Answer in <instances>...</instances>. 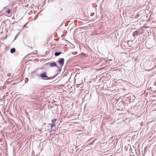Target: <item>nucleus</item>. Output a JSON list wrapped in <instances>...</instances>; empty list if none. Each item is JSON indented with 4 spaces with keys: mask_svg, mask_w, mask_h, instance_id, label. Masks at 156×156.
Here are the masks:
<instances>
[{
    "mask_svg": "<svg viewBox=\"0 0 156 156\" xmlns=\"http://www.w3.org/2000/svg\"><path fill=\"white\" fill-rule=\"evenodd\" d=\"M40 76L44 80H50L53 79L55 76H54L53 77H49L47 75V73L44 72L41 74Z\"/></svg>",
    "mask_w": 156,
    "mask_h": 156,
    "instance_id": "f257e3e1",
    "label": "nucleus"
},
{
    "mask_svg": "<svg viewBox=\"0 0 156 156\" xmlns=\"http://www.w3.org/2000/svg\"><path fill=\"white\" fill-rule=\"evenodd\" d=\"M142 33L140 30H137L135 31L133 33V36L134 37H136L138 35H140Z\"/></svg>",
    "mask_w": 156,
    "mask_h": 156,
    "instance_id": "f03ea898",
    "label": "nucleus"
},
{
    "mask_svg": "<svg viewBox=\"0 0 156 156\" xmlns=\"http://www.w3.org/2000/svg\"><path fill=\"white\" fill-rule=\"evenodd\" d=\"M64 59L62 58H59L58 61H57L59 64L60 67H62L63 66L64 64Z\"/></svg>",
    "mask_w": 156,
    "mask_h": 156,
    "instance_id": "7ed1b4c3",
    "label": "nucleus"
},
{
    "mask_svg": "<svg viewBox=\"0 0 156 156\" xmlns=\"http://www.w3.org/2000/svg\"><path fill=\"white\" fill-rule=\"evenodd\" d=\"M57 120L56 119H53L51 121V124H49V125H50L51 126V129H52L53 127L54 126H55V122Z\"/></svg>",
    "mask_w": 156,
    "mask_h": 156,
    "instance_id": "20e7f679",
    "label": "nucleus"
},
{
    "mask_svg": "<svg viewBox=\"0 0 156 156\" xmlns=\"http://www.w3.org/2000/svg\"><path fill=\"white\" fill-rule=\"evenodd\" d=\"M48 64H49L50 66L51 67H54L55 66L57 67L56 63H55L54 62H52L48 63Z\"/></svg>",
    "mask_w": 156,
    "mask_h": 156,
    "instance_id": "39448f33",
    "label": "nucleus"
},
{
    "mask_svg": "<svg viewBox=\"0 0 156 156\" xmlns=\"http://www.w3.org/2000/svg\"><path fill=\"white\" fill-rule=\"evenodd\" d=\"M61 53L62 52L61 51H56L55 53V55L56 56H57Z\"/></svg>",
    "mask_w": 156,
    "mask_h": 156,
    "instance_id": "423d86ee",
    "label": "nucleus"
},
{
    "mask_svg": "<svg viewBox=\"0 0 156 156\" xmlns=\"http://www.w3.org/2000/svg\"><path fill=\"white\" fill-rule=\"evenodd\" d=\"M16 51V49L14 48H11L10 51V52L11 53H14Z\"/></svg>",
    "mask_w": 156,
    "mask_h": 156,
    "instance_id": "0eeeda50",
    "label": "nucleus"
},
{
    "mask_svg": "<svg viewBox=\"0 0 156 156\" xmlns=\"http://www.w3.org/2000/svg\"><path fill=\"white\" fill-rule=\"evenodd\" d=\"M11 11L9 9H8L6 11L7 13L9 14L10 13Z\"/></svg>",
    "mask_w": 156,
    "mask_h": 156,
    "instance_id": "6e6552de",
    "label": "nucleus"
},
{
    "mask_svg": "<svg viewBox=\"0 0 156 156\" xmlns=\"http://www.w3.org/2000/svg\"><path fill=\"white\" fill-rule=\"evenodd\" d=\"M112 59H110L109 60V61L112 62Z\"/></svg>",
    "mask_w": 156,
    "mask_h": 156,
    "instance_id": "1a4fd4ad",
    "label": "nucleus"
},
{
    "mask_svg": "<svg viewBox=\"0 0 156 156\" xmlns=\"http://www.w3.org/2000/svg\"><path fill=\"white\" fill-rule=\"evenodd\" d=\"M57 67H59V70H61V69L60 68H61V67H60V66H59V67H58V66H57Z\"/></svg>",
    "mask_w": 156,
    "mask_h": 156,
    "instance_id": "9d476101",
    "label": "nucleus"
},
{
    "mask_svg": "<svg viewBox=\"0 0 156 156\" xmlns=\"http://www.w3.org/2000/svg\"><path fill=\"white\" fill-rule=\"evenodd\" d=\"M110 64H112V62H110Z\"/></svg>",
    "mask_w": 156,
    "mask_h": 156,
    "instance_id": "9b49d317",
    "label": "nucleus"
}]
</instances>
